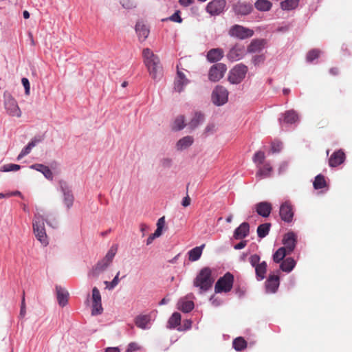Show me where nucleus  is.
<instances>
[{
    "label": "nucleus",
    "instance_id": "dca6fc26",
    "mask_svg": "<svg viewBox=\"0 0 352 352\" xmlns=\"http://www.w3.org/2000/svg\"><path fill=\"white\" fill-rule=\"evenodd\" d=\"M283 243L285 245L283 248H286L287 252L291 254L296 247V234L294 232H288L285 234L283 239Z\"/></svg>",
    "mask_w": 352,
    "mask_h": 352
},
{
    "label": "nucleus",
    "instance_id": "ddd939ff",
    "mask_svg": "<svg viewBox=\"0 0 352 352\" xmlns=\"http://www.w3.org/2000/svg\"><path fill=\"white\" fill-rule=\"evenodd\" d=\"M226 4V0H212L208 3L206 11L210 15H219L223 11Z\"/></svg>",
    "mask_w": 352,
    "mask_h": 352
},
{
    "label": "nucleus",
    "instance_id": "c756f323",
    "mask_svg": "<svg viewBox=\"0 0 352 352\" xmlns=\"http://www.w3.org/2000/svg\"><path fill=\"white\" fill-rule=\"evenodd\" d=\"M194 142L192 136H186L180 139L176 144V148L178 151L184 150L190 146Z\"/></svg>",
    "mask_w": 352,
    "mask_h": 352
},
{
    "label": "nucleus",
    "instance_id": "680f3d73",
    "mask_svg": "<svg viewBox=\"0 0 352 352\" xmlns=\"http://www.w3.org/2000/svg\"><path fill=\"white\" fill-rule=\"evenodd\" d=\"M265 56L263 55L255 56L253 58V62L255 65H257L261 62H263Z\"/></svg>",
    "mask_w": 352,
    "mask_h": 352
},
{
    "label": "nucleus",
    "instance_id": "b1692460",
    "mask_svg": "<svg viewBox=\"0 0 352 352\" xmlns=\"http://www.w3.org/2000/svg\"><path fill=\"white\" fill-rule=\"evenodd\" d=\"M57 300L58 304L61 307H64L67 304L69 294L68 292L60 286L56 287Z\"/></svg>",
    "mask_w": 352,
    "mask_h": 352
},
{
    "label": "nucleus",
    "instance_id": "f8f14e48",
    "mask_svg": "<svg viewBox=\"0 0 352 352\" xmlns=\"http://www.w3.org/2000/svg\"><path fill=\"white\" fill-rule=\"evenodd\" d=\"M180 65L181 63L177 65V76L174 82V89L179 93L182 92L190 82L184 73L180 70Z\"/></svg>",
    "mask_w": 352,
    "mask_h": 352
},
{
    "label": "nucleus",
    "instance_id": "0e129e2a",
    "mask_svg": "<svg viewBox=\"0 0 352 352\" xmlns=\"http://www.w3.org/2000/svg\"><path fill=\"white\" fill-rule=\"evenodd\" d=\"M247 245V241H242L234 246L235 250H241L245 248Z\"/></svg>",
    "mask_w": 352,
    "mask_h": 352
},
{
    "label": "nucleus",
    "instance_id": "3c124183",
    "mask_svg": "<svg viewBox=\"0 0 352 352\" xmlns=\"http://www.w3.org/2000/svg\"><path fill=\"white\" fill-rule=\"evenodd\" d=\"M21 166L18 164H6L0 168V171L9 172V171H16L20 169Z\"/></svg>",
    "mask_w": 352,
    "mask_h": 352
},
{
    "label": "nucleus",
    "instance_id": "72a5a7b5",
    "mask_svg": "<svg viewBox=\"0 0 352 352\" xmlns=\"http://www.w3.org/2000/svg\"><path fill=\"white\" fill-rule=\"evenodd\" d=\"M40 142V140H37V139H36V138H34V139L32 140H31V141L28 144V145H27L25 147H24V148H23V150L21 151V153H20V154L19 155V156H18L17 159H18V160H20V159H21L22 157H23L24 156H25V155H28V154L31 152V151H32V148H34V147L36 145V144H37L38 142Z\"/></svg>",
    "mask_w": 352,
    "mask_h": 352
},
{
    "label": "nucleus",
    "instance_id": "6e6552de",
    "mask_svg": "<svg viewBox=\"0 0 352 352\" xmlns=\"http://www.w3.org/2000/svg\"><path fill=\"white\" fill-rule=\"evenodd\" d=\"M227 70V67L225 64L223 63H217L215 65H213L208 73V78L212 82H217L220 79H221L225 72Z\"/></svg>",
    "mask_w": 352,
    "mask_h": 352
},
{
    "label": "nucleus",
    "instance_id": "4d7b16f0",
    "mask_svg": "<svg viewBox=\"0 0 352 352\" xmlns=\"http://www.w3.org/2000/svg\"><path fill=\"white\" fill-rule=\"evenodd\" d=\"M140 349V346L136 342H131L129 344L126 351L127 352H133L135 351H138Z\"/></svg>",
    "mask_w": 352,
    "mask_h": 352
},
{
    "label": "nucleus",
    "instance_id": "9d476101",
    "mask_svg": "<svg viewBox=\"0 0 352 352\" xmlns=\"http://www.w3.org/2000/svg\"><path fill=\"white\" fill-rule=\"evenodd\" d=\"M229 33L232 36H235L240 39H245L252 36L254 31L239 25H234L230 28Z\"/></svg>",
    "mask_w": 352,
    "mask_h": 352
},
{
    "label": "nucleus",
    "instance_id": "09e8293b",
    "mask_svg": "<svg viewBox=\"0 0 352 352\" xmlns=\"http://www.w3.org/2000/svg\"><path fill=\"white\" fill-rule=\"evenodd\" d=\"M265 158V153L263 151H258L254 154L252 160L254 163L257 164V166H259L263 164Z\"/></svg>",
    "mask_w": 352,
    "mask_h": 352
},
{
    "label": "nucleus",
    "instance_id": "e433bc0d",
    "mask_svg": "<svg viewBox=\"0 0 352 352\" xmlns=\"http://www.w3.org/2000/svg\"><path fill=\"white\" fill-rule=\"evenodd\" d=\"M287 254H290V253L287 252L286 248L281 247L274 254L273 260L275 263H280Z\"/></svg>",
    "mask_w": 352,
    "mask_h": 352
},
{
    "label": "nucleus",
    "instance_id": "e2e57ef3",
    "mask_svg": "<svg viewBox=\"0 0 352 352\" xmlns=\"http://www.w3.org/2000/svg\"><path fill=\"white\" fill-rule=\"evenodd\" d=\"M195 0H179V3L183 7H188L193 3Z\"/></svg>",
    "mask_w": 352,
    "mask_h": 352
},
{
    "label": "nucleus",
    "instance_id": "4468645a",
    "mask_svg": "<svg viewBox=\"0 0 352 352\" xmlns=\"http://www.w3.org/2000/svg\"><path fill=\"white\" fill-rule=\"evenodd\" d=\"M245 54V50L243 45L236 44L228 52V58L230 61H237L241 59Z\"/></svg>",
    "mask_w": 352,
    "mask_h": 352
},
{
    "label": "nucleus",
    "instance_id": "c85d7f7f",
    "mask_svg": "<svg viewBox=\"0 0 352 352\" xmlns=\"http://www.w3.org/2000/svg\"><path fill=\"white\" fill-rule=\"evenodd\" d=\"M151 316L149 315H139L135 318V325L140 329H145L148 328L150 323Z\"/></svg>",
    "mask_w": 352,
    "mask_h": 352
},
{
    "label": "nucleus",
    "instance_id": "0eeeda50",
    "mask_svg": "<svg viewBox=\"0 0 352 352\" xmlns=\"http://www.w3.org/2000/svg\"><path fill=\"white\" fill-rule=\"evenodd\" d=\"M228 98V91L222 86H217L212 94V102L221 106L227 102Z\"/></svg>",
    "mask_w": 352,
    "mask_h": 352
},
{
    "label": "nucleus",
    "instance_id": "9b49d317",
    "mask_svg": "<svg viewBox=\"0 0 352 352\" xmlns=\"http://www.w3.org/2000/svg\"><path fill=\"white\" fill-rule=\"evenodd\" d=\"M279 214L283 221L287 223H290L294 217V208L292 204L286 201L283 203L280 206Z\"/></svg>",
    "mask_w": 352,
    "mask_h": 352
},
{
    "label": "nucleus",
    "instance_id": "4be33fe9",
    "mask_svg": "<svg viewBox=\"0 0 352 352\" xmlns=\"http://www.w3.org/2000/svg\"><path fill=\"white\" fill-rule=\"evenodd\" d=\"M279 286V277L276 275H271L265 282V287L267 292L274 293Z\"/></svg>",
    "mask_w": 352,
    "mask_h": 352
},
{
    "label": "nucleus",
    "instance_id": "a211bd4d",
    "mask_svg": "<svg viewBox=\"0 0 352 352\" xmlns=\"http://www.w3.org/2000/svg\"><path fill=\"white\" fill-rule=\"evenodd\" d=\"M258 170L256 173V177L258 180L263 178L270 177L272 175V167L269 163H265L263 166H257Z\"/></svg>",
    "mask_w": 352,
    "mask_h": 352
},
{
    "label": "nucleus",
    "instance_id": "473e14b6",
    "mask_svg": "<svg viewBox=\"0 0 352 352\" xmlns=\"http://www.w3.org/2000/svg\"><path fill=\"white\" fill-rule=\"evenodd\" d=\"M204 120V116L200 112H196L188 123V126L190 129H194L197 127Z\"/></svg>",
    "mask_w": 352,
    "mask_h": 352
},
{
    "label": "nucleus",
    "instance_id": "79ce46f5",
    "mask_svg": "<svg viewBox=\"0 0 352 352\" xmlns=\"http://www.w3.org/2000/svg\"><path fill=\"white\" fill-rule=\"evenodd\" d=\"M232 345L236 351H241L247 347V342L242 337H239L233 340Z\"/></svg>",
    "mask_w": 352,
    "mask_h": 352
},
{
    "label": "nucleus",
    "instance_id": "69168bd1",
    "mask_svg": "<svg viewBox=\"0 0 352 352\" xmlns=\"http://www.w3.org/2000/svg\"><path fill=\"white\" fill-rule=\"evenodd\" d=\"M165 225V217H162L160 218L157 223V228L162 229Z\"/></svg>",
    "mask_w": 352,
    "mask_h": 352
},
{
    "label": "nucleus",
    "instance_id": "603ef678",
    "mask_svg": "<svg viewBox=\"0 0 352 352\" xmlns=\"http://www.w3.org/2000/svg\"><path fill=\"white\" fill-rule=\"evenodd\" d=\"M165 20H170L171 21L179 23H182V19L180 16V11L177 10L173 15H171L168 19H166Z\"/></svg>",
    "mask_w": 352,
    "mask_h": 352
},
{
    "label": "nucleus",
    "instance_id": "aec40b11",
    "mask_svg": "<svg viewBox=\"0 0 352 352\" xmlns=\"http://www.w3.org/2000/svg\"><path fill=\"white\" fill-rule=\"evenodd\" d=\"M249 232V223L243 222L234 230V237L235 239H242L248 235Z\"/></svg>",
    "mask_w": 352,
    "mask_h": 352
},
{
    "label": "nucleus",
    "instance_id": "f704fd0d",
    "mask_svg": "<svg viewBox=\"0 0 352 352\" xmlns=\"http://www.w3.org/2000/svg\"><path fill=\"white\" fill-rule=\"evenodd\" d=\"M296 265V261L292 258H287L281 263L280 267L283 272H291Z\"/></svg>",
    "mask_w": 352,
    "mask_h": 352
},
{
    "label": "nucleus",
    "instance_id": "ea45409f",
    "mask_svg": "<svg viewBox=\"0 0 352 352\" xmlns=\"http://www.w3.org/2000/svg\"><path fill=\"white\" fill-rule=\"evenodd\" d=\"M179 309L185 313H188L194 308V302L191 300H181L178 303Z\"/></svg>",
    "mask_w": 352,
    "mask_h": 352
},
{
    "label": "nucleus",
    "instance_id": "2eb2a0df",
    "mask_svg": "<svg viewBox=\"0 0 352 352\" xmlns=\"http://www.w3.org/2000/svg\"><path fill=\"white\" fill-rule=\"evenodd\" d=\"M345 153L342 150H338L332 153L329 159V165L331 167H336L342 164L345 160Z\"/></svg>",
    "mask_w": 352,
    "mask_h": 352
},
{
    "label": "nucleus",
    "instance_id": "1a4fd4ad",
    "mask_svg": "<svg viewBox=\"0 0 352 352\" xmlns=\"http://www.w3.org/2000/svg\"><path fill=\"white\" fill-rule=\"evenodd\" d=\"M91 299H92L91 314L93 316H97V315L101 314L103 311V308L102 307V302H101V295H100L99 289L96 287H94L92 289Z\"/></svg>",
    "mask_w": 352,
    "mask_h": 352
},
{
    "label": "nucleus",
    "instance_id": "7ed1b4c3",
    "mask_svg": "<svg viewBox=\"0 0 352 352\" xmlns=\"http://www.w3.org/2000/svg\"><path fill=\"white\" fill-rule=\"evenodd\" d=\"M33 230L35 236L42 244L45 245L48 244L44 219L41 216L35 215L33 220Z\"/></svg>",
    "mask_w": 352,
    "mask_h": 352
},
{
    "label": "nucleus",
    "instance_id": "7c9ffc66",
    "mask_svg": "<svg viewBox=\"0 0 352 352\" xmlns=\"http://www.w3.org/2000/svg\"><path fill=\"white\" fill-rule=\"evenodd\" d=\"M267 263L265 261L261 262L258 265L255 267V274L256 278L258 280H263L265 278L267 272Z\"/></svg>",
    "mask_w": 352,
    "mask_h": 352
},
{
    "label": "nucleus",
    "instance_id": "a19ab883",
    "mask_svg": "<svg viewBox=\"0 0 352 352\" xmlns=\"http://www.w3.org/2000/svg\"><path fill=\"white\" fill-rule=\"evenodd\" d=\"M270 227L271 224L270 223H265L258 226V227L257 228V234L258 237H265L269 233Z\"/></svg>",
    "mask_w": 352,
    "mask_h": 352
},
{
    "label": "nucleus",
    "instance_id": "5701e85b",
    "mask_svg": "<svg viewBox=\"0 0 352 352\" xmlns=\"http://www.w3.org/2000/svg\"><path fill=\"white\" fill-rule=\"evenodd\" d=\"M265 41L264 39H254L248 47V52L255 53L261 52L265 47Z\"/></svg>",
    "mask_w": 352,
    "mask_h": 352
},
{
    "label": "nucleus",
    "instance_id": "58836bf2",
    "mask_svg": "<svg viewBox=\"0 0 352 352\" xmlns=\"http://www.w3.org/2000/svg\"><path fill=\"white\" fill-rule=\"evenodd\" d=\"M272 6V3L267 0H257L255 3V8L260 11H268Z\"/></svg>",
    "mask_w": 352,
    "mask_h": 352
},
{
    "label": "nucleus",
    "instance_id": "6e6d98bb",
    "mask_svg": "<svg viewBox=\"0 0 352 352\" xmlns=\"http://www.w3.org/2000/svg\"><path fill=\"white\" fill-rule=\"evenodd\" d=\"M21 82L25 88V93L26 95H30V82L28 80V78H23L21 79Z\"/></svg>",
    "mask_w": 352,
    "mask_h": 352
},
{
    "label": "nucleus",
    "instance_id": "20e7f679",
    "mask_svg": "<svg viewBox=\"0 0 352 352\" xmlns=\"http://www.w3.org/2000/svg\"><path fill=\"white\" fill-rule=\"evenodd\" d=\"M233 283L234 276L231 273L227 272L217 281L214 286L215 293L230 292L232 288Z\"/></svg>",
    "mask_w": 352,
    "mask_h": 352
},
{
    "label": "nucleus",
    "instance_id": "8fccbe9b",
    "mask_svg": "<svg viewBox=\"0 0 352 352\" xmlns=\"http://www.w3.org/2000/svg\"><path fill=\"white\" fill-rule=\"evenodd\" d=\"M119 275L120 272L117 273V274L116 275V276L114 277L111 282L104 281V283L106 285L107 289L109 290L113 289L115 287H116L118 285L120 282Z\"/></svg>",
    "mask_w": 352,
    "mask_h": 352
},
{
    "label": "nucleus",
    "instance_id": "c03bdc74",
    "mask_svg": "<svg viewBox=\"0 0 352 352\" xmlns=\"http://www.w3.org/2000/svg\"><path fill=\"white\" fill-rule=\"evenodd\" d=\"M315 189H321L327 186V182L325 178L322 175H318L313 183Z\"/></svg>",
    "mask_w": 352,
    "mask_h": 352
},
{
    "label": "nucleus",
    "instance_id": "f03ea898",
    "mask_svg": "<svg viewBox=\"0 0 352 352\" xmlns=\"http://www.w3.org/2000/svg\"><path fill=\"white\" fill-rule=\"evenodd\" d=\"M214 281L212 276V270L210 267L202 268L193 280V285L198 287L200 293L209 290Z\"/></svg>",
    "mask_w": 352,
    "mask_h": 352
},
{
    "label": "nucleus",
    "instance_id": "c9c22d12",
    "mask_svg": "<svg viewBox=\"0 0 352 352\" xmlns=\"http://www.w3.org/2000/svg\"><path fill=\"white\" fill-rule=\"evenodd\" d=\"M181 322V314L178 312H175L172 314L168 321V327L170 329L175 328L179 326Z\"/></svg>",
    "mask_w": 352,
    "mask_h": 352
},
{
    "label": "nucleus",
    "instance_id": "f3484780",
    "mask_svg": "<svg viewBox=\"0 0 352 352\" xmlns=\"http://www.w3.org/2000/svg\"><path fill=\"white\" fill-rule=\"evenodd\" d=\"M60 186L64 195V202L67 208H69L74 202V196L72 191L65 182H60Z\"/></svg>",
    "mask_w": 352,
    "mask_h": 352
},
{
    "label": "nucleus",
    "instance_id": "6ab92c4d",
    "mask_svg": "<svg viewBox=\"0 0 352 352\" xmlns=\"http://www.w3.org/2000/svg\"><path fill=\"white\" fill-rule=\"evenodd\" d=\"M272 209V204L267 201H262L256 205L257 213L263 217H267L270 214Z\"/></svg>",
    "mask_w": 352,
    "mask_h": 352
},
{
    "label": "nucleus",
    "instance_id": "f257e3e1",
    "mask_svg": "<svg viewBox=\"0 0 352 352\" xmlns=\"http://www.w3.org/2000/svg\"><path fill=\"white\" fill-rule=\"evenodd\" d=\"M142 55L151 77L154 80H160L163 76V69L158 56L148 48L143 50Z\"/></svg>",
    "mask_w": 352,
    "mask_h": 352
},
{
    "label": "nucleus",
    "instance_id": "37998d69",
    "mask_svg": "<svg viewBox=\"0 0 352 352\" xmlns=\"http://www.w3.org/2000/svg\"><path fill=\"white\" fill-rule=\"evenodd\" d=\"M298 119V115L294 111H288L284 114L283 121L287 124L295 123Z\"/></svg>",
    "mask_w": 352,
    "mask_h": 352
},
{
    "label": "nucleus",
    "instance_id": "052dcab7",
    "mask_svg": "<svg viewBox=\"0 0 352 352\" xmlns=\"http://www.w3.org/2000/svg\"><path fill=\"white\" fill-rule=\"evenodd\" d=\"M25 314V296L24 294L23 295V298L21 301V311H20V315L23 317Z\"/></svg>",
    "mask_w": 352,
    "mask_h": 352
},
{
    "label": "nucleus",
    "instance_id": "412c9836",
    "mask_svg": "<svg viewBox=\"0 0 352 352\" xmlns=\"http://www.w3.org/2000/svg\"><path fill=\"white\" fill-rule=\"evenodd\" d=\"M110 265L105 259H102L96 265L92 271L89 274V276L97 277L100 273L104 272Z\"/></svg>",
    "mask_w": 352,
    "mask_h": 352
},
{
    "label": "nucleus",
    "instance_id": "bf43d9fd",
    "mask_svg": "<svg viewBox=\"0 0 352 352\" xmlns=\"http://www.w3.org/2000/svg\"><path fill=\"white\" fill-rule=\"evenodd\" d=\"M280 148H281V145L280 143L273 142L272 144V151L273 153L279 152L280 151Z\"/></svg>",
    "mask_w": 352,
    "mask_h": 352
},
{
    "label": "nucleus",
    "instance_id": "39448f33",
    "mask_svg": "<svg viewBox=\"0 0 352 352\" xmlns=\"http://www.w3.org/2000/svg\"><path fill=\"white\" fill-rule=\"evenodd\" d=\"M4 106L9 116L16 118L21 116V111L18 103L11 94H4Z\"/></svg>",
    "mask_w": 352,
    "mask_h": 352
},
{
    "label": "nucleus",
    "instance_id": "49530a36",
    "mask_svg": "<svg viewBox=\"0 0 352 352\" xmlns=\"http://www.w3.org/2000/svg\"><path fill=\"white\" fill-rule=\"evenodd\" d=\"M185 126H186V124H185L184 117L183 116H179L177 117L176 119L175 120V122H174V124L173 126V129L175 130V131H179V130L184 129Z\"/></svg>",
    "mask_w": 352,
    "mask_h": 352
},
{
    "label": "nucleus",
    "instance_id": "cd10ccee",
    "mask_svg": "<svg viewBox=\"0 0 352 352\" xmlns=\"http://www.w3.org/2000/svg\"><path fill=\"white\" fill-rule=\"evenodd\" d=\"M223 56V52L220 48H214L210 50L207 54V59L211 62L219 60Z\"/></svg>",
    "mask_w": 352,
    "mask_h": 352
},
{
    "label": "nucleus",
    "instance_id": "4c0bfd02",
    "mask_svg": "<svg viewBox=\"0 0 352 352\" xmlns=\"http://www.w3.org/2000/svg\"><path fill=\"white\" fill-rule=\"evenodd\" d=\"M299 0H285L280 3V7L284 10H292L298 7Z\"/></svg>",
    "mask_w": 352,
    "mask_h": 352
},
{
    "label": "nucleus",
    "instance_id": "5fc2aeb1",
    "mask_svg": "<svg viewBox=\"0 0 352 352\" xmlns=\"http://www.w3.org/2000/svg\"><path fill=\"white\" fill-rule=\"evenodd\" d=\"M329 124V121L328 119L322 118L320 120L318 121L316 126L318 129H324Z\"/></svg>",
    "mask_w": 352,
    "mask_h": 352
},
{
    "label": "nucleus",
    "instance_id": "774afa93",
    "mask_svg": "<svg viewBox=\"0 0 352 352\" xmlns=\"http://www.w3.org/2000/svg\"><path fill=\"white\" fill-rule=\"evenodd\" d=\"M182 204L184 207H187L190 204V198L188 195L183 199Z\"/></svg>",
    "mask_w": 352,
    "mask_h": 352
},
{
    "label": "nucleus",
    "instance_id": "bb28decb",
    "mask_svg": "<svg viewBox=\"0 0 352 352\" xmlns=\"http://www.w3.org/2000/svg\"><path fill=\"white\" fill-rule=\"evenodd\" d=\"M135 31L138 34L139 40L141 41H145L149 34L148 28L141 22L137 23L135 25Z\"/></svg>",
    "mask_w": 352,
    "mask_h": 352
},
{
    "label": "nucleus",
    "instance_id": "a18cd8bd",
    "mask_svg": "<svg viewBox=\"0 0 352 352\" xmlns=\"http://www.w3.org/2000/svg\"><path fill=\"white\" fill-rule=\"evenodd\" d=\"M118 246L117 244L113 245L109 251L107 252L106 256L103 258L105 259L107 262L111 263L115 256V255L117 253Z\"/></svg>",
    "mask_w": 352,
    "mask_h": 352
},
{
    "label": "nucleus",
    "instance_id": "a878e982",
    "mask_svg": "<svg viewBox=\"0 0 352 352\" xmlns=\"http://www.w3.org/2000/svg\"><path fill=\"white\" fill-rule=\"evenodd\" d=\"M252 10V6L249 3H237L234 6V11L236 14L247 15Z\"/></svg>",
    "mask_w": 352,
    "mask_h": 352
},
{
    "label": "nucleus",
    "instance_id": "393cba45",
    "mask_svg": "<svg viewBox=\"0 0 352 352\" xmlns=\"http://www.w3.org/2000/svg\"><path fill=\"white\" fill-rule=\"evenodd\" d=\"M30 168L39 171L43 174L45 178L50 180L53 179V173L48 166L41 164H32Z\"/></svg>",
    "mask_w": 352,
    "mask_h": 352
},
{
    "label": "nucleus",
    "instance_id": "423d86ee",
    "mask_svg": "<svg viewBox=\"0 0 352 352\" xmlns=\"http://www.w3.org/2000/svg\"><path fill=\"white\" fill-rule=\"evenodd\" d=\"M248 67L243 64H238L230 72L228 80L232 84L240 83L245 77Z\"/></svg>",
    "mask_w": 352,
    "mask_h": 352
},
{
    "label": "nucleus",
    "instance_id": "864d4df0",
    "mask_svg": "<svg viewBox=\"0 0 352 352\" xmlns=\"http://www.w3.org/2000/svg\"><path fill=\"white\" fill-rule=\"evenodd\" d=\"M261 258L258 254H253L250 256L249 258V261L252 267L254 268L256 267V265H258L260 263Z\"/></svg>",
    "mask_w": 352,
    "mask_h": 352
},
{
    "label": "nucleus",
    "instance_id": "13d9d810",
    "mask_svg": "<svg viewBox=\"0 0 352 352\" xmlns=\"http://www.w3.org/2000/svg\"><path fill=\"white\" fill-rule=\"evenodd\" d=\"M162 166L164 168H169L172 164V160L170 158H163L160 161Z\"/></svg>",
    "mask_w": 352,
    "mask_h": 352
},
{
    "label": "nucleus",
    "instance_id": "2f4dec72",
    "mask_svg": "<svg viewBox=\"0 0 352 352\" xmlns=\"http://www.w3.org/2000/svg\"><path fill=\"white\" fill-rule=\"evenodd\" d=\"M205 245L203 244L201 246L195 247L190 250L188 252L189 255V261H197L201 256L202 254V250L204 248Z\"/></svg>",
    "mask_w": 352,
    "mask_h": 352
},
{
    "label": "nucleus",
    "instance_id": "338daca9",
    "mask_svg": "<svg viewBox=\"0 0 352 352\" xmlns=\"http://www.w3.org/2000/svg\"><path fill=\"white\" fill-rule=\"evenodd\" d=\"M191 325H192V322L191 320H186L184 321V328L182 329V330H186V329H190L191 327ZM179 330H181L180 329H179Z\"/></svg>",
    "mask_w": 352,
    "mask_h": 352
},
{
    "label": "nucleus",
    "instance_id": "de8ad7c7",
    "mask_svg": "<svg viewBox=\"0 0 352 352\" xmlns=\"http://www.w3.org/2000/svg\"><path fill=\"white\" fill-rule=\"evenodd\" d=\"M321 54V51L318 49H313L308 52L307 54V60L312 62L314 60L318 58Z\"/></svg>",
    "mask_w": 352,
    "mask_h": 352
}]
</instances>
